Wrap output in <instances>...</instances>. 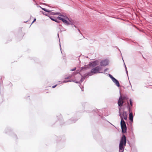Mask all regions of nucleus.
Masks as SVG:
<instances>
[{
	"label": "nucleus",
	"instance_id": "obj_1",
	"mask_svg": "<svg viewBox=\"0 0 152 152\" xmlns=\"http://www.w3.org/2000/svg\"><path fill=\"white\" fill-rule=\"evenodd\" d=\"M126 138L124 135H123L122 137L119 145V152H124V146L126 145Z\"/></svg>",
	"mask_w": 152,
	"mask_h": 152
},
{
	"label": "nucleus",
	"instance_id": "obj_2",
	"mask_svg": "<svg viewBox=\"0 0 152 152\" xmlns=\"http://www.w3.org/2000/svg\"><path fill=\"white\" fill-rule=\"evenodd\" d=\"M121 125L122 132H126V125L125 122L124 121L122 118L121 119Z\"/></svg>",
	"mask_w": 152,
	"mask_h": 152
},
{
	"label": "nucleus",
	"instance_id": "obj_3",
	"mask_svg": "<svg viewBox=\"0 0 152 152\" xmlns=\"http://www.w3.org/2000/svg\"><path fill=\"white\" fill-rule=\"evenodd\" d=\"M57 18L59 20H62V21L64 23L67 24H69V23L67 20H69L68 18L66 17H64V16L61 15L60 17H58Z\"/></svg>",
	"mask_w": 152,
	"mask_h": 152
},
{
	"label": "nucleus",
	"instance_id": "obj_4",
	"mask_svg": "<svg viewBox=\"0 0 152 152\" xmlns=\"http://www.w3.org/2000/svg\"><path fill=\"white\" fill-rule=\"evenodd\" d=\"M126 99L125 97H122L121 96L119 98V99L118 100V104L119 107H121L124 103V100Z\"/></svg>",
	"mask_w": 152,
	"mask_h": 152
},
{
	"label": "nucleus",
	"instance_id": "obj_5",
	"mask_svg": "<svg viewBox=\"0 0 152 152\" xmlns=\"http://www.w3.org/2000/svg\"><path fill=\"white\" fill-rule=\"evenodd\" d=\"M101 69V68L99 66L96 67L91 70V72L93 74L98 73Z\"/></svg>",
	"mask_w": 152,
	"mask_h": 152
},
{
	"label": "nucleus",
	"instance_id": "obj_6",
	"mask_svg": "<svg viewBox=\"0 0 152 152\" xmlns=\"http://www.w3.org/2000/svg\"><path fill=\"white\" fill-rule=\"evenodd\" d=\"M128 105L129 106V120L131 121H133V114L132 113V112L131 111V107L129 105V103L128 102H127Z\"/></svg>",
	"mask_w": 152,
	"mask_h": 152
},
{
	"label": "nucleus",
	"instance_id": "obj_7",
	"mask_svg": "<svg viewBox=\"0 0 152 152\" xmlns=\"http://www.w3.org/2000/svg\"><path fill=\"white\" fill-rule=\"evenodd\" d=\"M108 64V61L107 60L105 59L102 61L100 62V65L102 66H105Z\"/></svg>",
	"mask_w": 152,
	"mask_h": 152
},
{
	"label": "nucleus",
	"instance_id": "obj_8",
	"mask_svg": "<svg viewBox=\"0 0 152 152\" xmlns=\"http://www.w3.org/2000/svg\"><path fill=\"white\" fill-rule=\"evenodd\" d=\"M112 80L113 81L114 83L116 85L118 86V87H119L120 86V84L119 83L118 80L116 79L114 77H112Z\"/></svg>",
	"mask_w": 152,
	"mask_h": 152
},
{
	"label": "nucleus",
	"instance_id": "obj_9",
	"mask_svg": "<svg viewBox=\"0 0 152 152\" xmlns=\"http://www.w3.org/2000/svg\"><path fill=\"white\" fill-rule=\"evenodd\" d=\"M98 63L99 62L98 61H96L90 64V65L93 67H94L97 65L98 64Z\"/></svg>",
	"mask_w": 152,
	"mask_h": 152
},
{
	"label": "nucleus",
	"instance_id": "obj_10",
	"mask_svg": "<svg viewBox=\"0 0 152 152\" xmlns=\"http://www.w3.org/2000/svg\"><path fill=\"white\" fill-rule=\"evenodd\" d=\"M41 8L42 9V10H44V11H46V12H51V11L50 10H47L45 8H42L41 7Z\"/></svg>",
	"mask_w": 152,
	"mask_h": 152
},
{
	"label": "nucleus",
	"instance_id": "obj_11",
	"mask_svg": "<svg viewBox=\"0 0 152 152\" xmlns=\"http://www.w3.org/2000/svg\"><path fill=\"white\" fill-rule=\"evenodd\" d=\"M130 106L132 107V101L131 99H130Z\"/></svg>",
	"mask_w": 152,
	"mask_h": 152
},
{
	"label": "nucleus",
	"instance_id": "obj_12",
	"mask_svg": "<svg viewBox=\"0 0 152 152\" xmlns=\"http://www.w3.org/2000/svg\"><path fill=\"white\" fill-rule=\"evenodd\" d=\"M50 18L52 20H53V21H55V22H58V21L56 19H54L53 18Z\"/></svg>",
	"mask_w": 152,
	"mask_h": 152
},
{
	"label": "nucleus",
	"instance_id": "obj_13",
	"mask_svg": "<svg viewBox=\"0 0 152 152\" xmlns=\"http://www.w3.org/2000/svg\"><path fill=\"white\" fill-rule=\"evenodd\" d=\"M36 18H34V21L32 22V23L31 24H32L34 22H35L36 20Z\"/></svg>",
	"mask_w": 152,
	"mask_h": 152
},
{
	"label": "nucleus",
	"instance_id": "obj_14",
	"mask_svg": "<svg viewBox=\"0 0 152 152\" xmlns=\"http://www.w3.org/2000/svg\"><path fill=\"white\" fill-rule=\"evenodd\" d=\"M75 69H76V68L75 67L74 68H73L71 70L72 71H74V70H75Z\"/></svg>",
	"mask_w": 152,
	"mask_h": 152
},
{
	"label": "nucleus",
	"instance_id": "obj_15",
	"mask_svg": "<svg viewBox=\"0 0 152 152\" xmlns=\"http://www.w3.org/2000/svg\"><path fill=\"white\" fill-rule=\"evenodd\" d=\"M124 119L126 120L127 118V116H125L124 117Z\"/></svg>",
	"mask_w": 152,
	"mask_h": 152
},
{
	"label": "nucleus",
	"instance_id": "obj_16",
	"mask_svg": "<svg viewBox=\"0 0 152 152\" xmlns=\"http://www.w3.org/2000/svg\"><path fill=\"white\" fill-rule=\"evenodd\" d=\"M57 85H56L55 86H54L52 87L53 88H55V87H56L57 86Z\"/></svg>",
	"mask_w": 152,
	"mask_h": 152
},
{
	"label": "nucleus",
	"instance_id": "obj_17",
	"mask_svg": "<svg viewBox=\"0 0 152 152\" xmlns=\"http://www.w3.org/2000/svg\"><path fill=\"white\" fill-rule=\"evenodd\" d=\"M110 77H111V78L112 79V77H113L111 75H110Z\"/></svg>",
	"mask_w": 152,
	"mask_h": 152
},
{
	"label": "nucleus",
	"instance_id": "obj_18",
	"mask_svg": "<svg viewBox=\"0 0 152 152\" xmlns=\"http://www.w3.org/2000/svg\"><path fill=\"white\" fill-rule=\"evenodd\" d=\"M53 13L54 14H58V13H53Z\"/></svg>",
	"mask_w": 152,
	"mask_h": 152
}]
</instances>
